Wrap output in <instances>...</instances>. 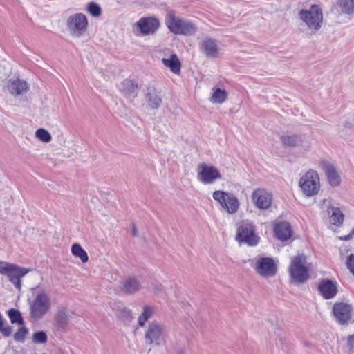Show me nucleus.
Instances as JSON below:
<instances>
[{"label":"nucleus","mask_w":354,"mask_h":354,"mask_svg":"<svg viewBox=\"0 0 354 354\" xmlns=\"http://www.w3.org/2000/svg\"><path fill=\"white\" fill-rule=\"evenodd\" d=\"M299 17L311 33L317 32L323 25V12L317 5H312L309 9L301 10Z\"/></svg>","instance_id":"f257e3e1"},{"label":"nucleus","mask_w":354,"mask_h":354,"mask_svg":"<svg viewBox=\"0 0 354 354\" xmlns=\"http://www.w3.org/2000/svg\"><path fill=\"white\" fill-rule=\"evenodd\" d=\"M165 24L169 30L175 35H192L197 29L194 24L176 16L173 12L167 13Z\"/></svg>","instance_id":"f03ea898"},{"label":"nucleus","mask_w":354,"mask_h":354,"mask_svg":"<svg viewBox=\"0 0 354 354\" xmlns=\"http://www.w3.org/2000/svg\"><path fill=\"white\" fill-rule=\"evenodd\" d=\"M167 335V327L158 322L149 324L145 331L146 344L153 346H159L165 342Z\"/></svg>","instance_id":"7ed1b4c3"},{"label":"nucleus","mask_w":354,"mask_h":354,"mask_svg":"<svg viewBox=\"0 0 354 354\" xmlns=\"http://www.w3.org/2000/svg\"><path fill=\"white\" fill-rule=\"evenodd\" d=\"M49 296L44 292H39L30 304V317L34 321L41 319L50 309Z\"/></svg>","instance_id":"20e7f679"},{"label":"nucleus","mask_w":354,"mask_h":354,"mask_svg":"<svg viewBox=\"0 0 354 354\" xmlns=\"http://www.w3.org/2000/svg\"><path fill=\"white\" fill-rule=\"evenodd\" d=\"M306 265V257L304 254H299L292 259L289 272L292 281L304 283L308 279V270Z\"/></svg>","instance_id":"39448f33"},{"label":"nucleus","mask_w":354,"mask_h":354,"mask_svg":"<svg viewBox=\"0 0 354 354\" xmlns=\"http://www.w3.org/2000/svg\"><path fill=\"white\" fill-rule=\"evenodd\" d=\"M30 271V269L0 261V274L6 275L17 289L21 288V279Z\"/></svg>","instance_id":"423d86ee"},{"label":"nucleus","mask_w":354,"mask_h":354,"mask_svg":"<svg viewBox=\"0 0 354 354\" xmlns=\"http://www.w3.org/2000/svg\"><path fill=\"white\" fill-rule=\"evenodd\" d=\"M68 31L72 37H80L86 31L88 19L86 16L81 12L70 15L66 21Z\"/></svg>","instance_id":"0eeeda50"},{"label":"nucleus","mask_w":354,"mask_h":354,"mask_svg":"<svg viewBox=\"0 0 354 354\" xmlns=\"http://www.w3.org/2000/svg\"><path fill=\"white\" fill-rule=\"evenodd\" d=\"M303 193L307 196L317 194L320 188L319 177L317 171L309 170L304 174L299 182Z\"/></svg>","instance_id":"6e6552de"},{"label":"nucleus","mask_w":354,"mask_h":354,"mask_svg":"<svg viewBox=\"0 0 354 354\" xmlns=\"http://www.w3.org/2000/svg\"><path fill=\"white\" fill-rule=\"evenodd\" d=\"M254 232L255 226L254 223L248 221H243L238 228L236 239L251 246L256 245L259 241V238L255 234Z\"/></svg>","instance_id":"1a4fd4ad"},{"label":"nucleus","mask_w":354,"mask_h":354,"mask_svg":"<svg viewBox=\"0 0 354 354\" xmlns=\"http://www.w3.org/2000/svg\"><path fill=\"white\" fill-rule=\"evenodd\" d=\"M212 197L230 214L236 213L239 208L238 198L231 193L217 190L213 192Z\"/></svg>","instance_id":"9d476101"},{"label":"nucleus","mask_w":354,"mask_h":354,"mask_svg":"<svg viewBox=\"0 0 354 354\" xmlns=\"http://www.w3.org/2000/svg\"><path fill=\"white\" fill-rule=\"evenodd\" d=\"M221 178V174L216 167L205 163H201L198 166L197 178L203 184H213Z\"/></svg>","instance_id":"9b49d317"},{"label":"nucleus","mask_w":354,"mask_h":354,"mask_svg":"<svg viewBox=\"0 0 354 354\" xmlns=\"http://www.w3.org/2000/svg\"><path fill=\"white\" fill-rule=\"evenodd\" d=\"M253 266L259 275L266 278L274 276L277 272V265L269 257L257 258Z\"/></svg>","instance_id":"f8f14e48"},{"label":"nucleus","mask_w":354,"mask_h":354,"mask_svg":"<svg viewBox=\"0 0 354 354\" xmlns=\"http://www.w3.org/2000/svg\"><path fill=\"white\" fill-rule=\"evenodd\" d=\"M4 89L11 95L17 97L26 93L28 91L29 86L25 80L17 77L8 80L6 83Z\"/></svg>","instance_id":"ddd939ff"},{"label":"nucleus","mask_w":354,"mask_h":354,"mask_svg":"<svg viewBox=\"0 0 354 354\" xmlns=\"http://www.w3.org/2000/svg\"><path fill=\"white\" fill-rule=\"evenodd\" d=\"M252 201L257 207L268 209L272 204V196L263 189H256L252 194Z\"/></svg>","instance_id":"4468645a"},{"label":"nucleus","mask_w":354,"mask_h":354,"mask_svg":"<svg viewBox=\"0 0 354 354\" xmlns=\"http://www.w3.org/2000/svg\"><path fill=\"white\" fill-rule=\"evenodd\" d=\"M144 92L147 106L151 109H158L162 104L160 92L153 86L147 87Z\"/></svg>","instance_id":"2eb2a0df"},{"label":"nucleus","mask_w":354,"mask_h":354,"mask_svg":"<svg viewBox=\"0 0 354 354\" xmlns=\"http://www.w3.org/2000/svg\"><path fill=\"white\" fill-rule=\"evenodd\" d=\"M333 311L337 322L344 324L351 319V307L345 303H337L333 306Z\"/></svg>","instance_id":"dca6fc26"},{"label":"nucleus","mask_w":354,"mask_h":354,"mask_svg":"<svg viewBox=\"0 0 354 354\" xmlns=\"http://www.w3.org/2000/svg\"><path fill=\"white\" fill-rule=\"evenodd\" d=\"M141 288L140 280L133 276H129L120 282V288L125 294L131 295L138 292Z\"/></svg>","instance_id":"f3484780"},{"label":"nucleus","mask_w":354,"mask_h":354,"mask_svg":"<svg viewBox=\"0 0 354 354\" xmlns=\"http://www.w3.org/2000/svg\"><path fill=\"white\" fill-rule=\"evenodd\" d=\"M137 26L143 35L153 34L159 27V21L153 17L141 18Z\"/></svg>","instance_id":"a211bd4d"},{"label":"nucleus","mask_w":354,"mask_h":354,"mask_svg":"<svg viewBox=\"0 0 354 354\" xmlns=\"http://www.w3.org/2000/svg\"><path fill=\"white\" fill-rule=\"evenodd\" d=\"M202 52L210 58L218 57L219 48L217 41L212 38H205L201 43Z\"/></svg>","instance_id":"6ab92c4d"},{"label":"nucleus","mask_w":354,"mask_h":354,"mask_svg":"<svg viewBox=\"0 0 354 354\" xmlns=\"http://www.w3.org/2000/svg\"><path fill=\"white\" fill-rule=\"evenodd\" d=\"M321 166L327 176L330 185L333 187L339 185L341 178L335 166L325 161L321 162Z\"/></svg>","instance_id":"aec40b11"},{"label":"nucleus","mask_w":354,"mask_h":354,"mask_svg":"<svg viewBox=\"0 0 354 354\" xmlns=\"http://www.w3.org/2000/svg\"><path fill=\"white\" fill-rule=\"evenodd\" d=\"M162 64L169 68V70L176 75H180L181 70V63L174 53L169 54L168 56L166 55L161 59Z\"/></svg>","instance_id":"412c9836"},{"label":"nucleus","mask_w":354,"mask_h":354,"mask_svg":"<svg viewBox=\"0 0 354 354\" xmlns=\"http://www.w3.org/2000/svg\"><path fill=\"white\" fill-rule=\"evenodd\" d=\"M318 289L326 299L333 298L337 292L336 284L330 280H322Z\"/></svg>","instance_id":"4be33fe9"},{"label":"nucleus","mask_w":354,"mask_h":354,"mask_svg":"<svg viewBox=\"0 0 354 354\" xmlns=\"http://www.w3.org/2000/svg\"><path fill=\"white\" fill-rule=\"evenodd\" d=\"M69 317L66 310L59 308L55 316V328L57 331L66 332L68 326Z\"/></svg>","instance_id":"5701e85b"},{"label":"nucleus","mask_w":354,"mask_h":354,"mask_svg":"<svg viewBox=\"0 0 354 354\" xmlns=\"http://www.w3.org/2000/svg\"><path fill=\"white\" fill-rule=\"evenodd\" d=\"M276 237L283 241L289 239L292 236V229L289 223L283 221L277 223L274 228Z\"/></svg>","instance_id":"b1692460"},{"label":"nucleus","mask_w":354,"mask_h":354,"mask_svg":"<svg viewBox=\"0 0 354 354\" xmlns=\"http://www.w3.org/2000/svg\"><path fill=\"white\" fill-rule=\"evenodd\" d=\"M120 88L123 94L130 100L137 95L138 85L131 80H124L121 83Z\"/></svg>","instance_id":"393cba45"},{"label":"nucleus","mask_w":354,"mask_h":354,"mask_svg":"<svg viewBox=\"0 0 354 354\" xmlns=\"http://www.w3.org/2000/svg\"><path fill=\"white\" fill-rule=\"evenodd\" d=\"M328 212L330 213V222L331 224L340 226L344 219V215L339 207L331 206Z\"/></svg>","instance_id":"a878e982"},{"label":"nucleus","mask_w":354,"mask_h":354,"mask_svg":"<svg viewBox=\"0 0 354 354\" xmlns=\"http://www.w3.org/2000/svg\"><path fill=\"white\" fill-rule=\"evenodd\" d=\"M280 139L284 147H297L302 142L301 137L297 135H284Z\"/></svg>","instance_id":"bb28decb"},{"label":"nucleus","mask_w":354,"mask_h":354,"mask_svg":"<svg viewBox=\"0 0 354 354\" xmlns=\"http://www.w3.org/2000/svg\"><path fill=\"white\" fill-rule=\"evenodd\" d=\"M212 95H211L209 100L211 102L214 104H222L223 103L227 98V93L219 88L213 89Z\"/></svg>","instance_id":"cd10ccee"},{"label":"nucleus","mask_w":354,"mask_h":354,"mask_svg":"<svg viewBox=\"0 0 354 354\" xmlns=\"http://www.w3.org/2000/svg\"><path fill=\"white\" fill-rule=\"evenodd\" d=\"M337 3L342 13L348 15L354 14V0H339Z\"/></svg>","instance_id":"c85d7f7f"},{"label":"nucleus","mask_w":354,"mask_h":354,"mask_svg":"<svg viewBox=\"0 0 354 354\" xmlns=\"http://www.w3.org/2000/svg\"><path fill=\"white\" fill-rule=\"evenodd\" d=\"M71 252L74 256L79 257L83 263L88 261V255L80 244L74 243L71 247Z\"/></svg>","instance_id":"c756f323"},{"label":"nucleus","mask_w":354,"mask_h":354,"mask_svg":"<svg viewBox=\"0 0 354 354\" xmlns=\"http://www.w3.org/2000/svg\"><path fill=\"white\" fill-rule=\"evenodd\" d=\"M153 314V309L149 306H145L143 308V312L138 318V324L140 326H144L145 322L152 317Z\"/></svg>","instance_id":"7c9ffc66"},{"label":"nucleus","mask_w":354,"mask_h":354,"mask_svg":"<svg viewBox=\"0 0 354 354\" xmlns=\"http://www.w3.org/2000/svg\"><path fill=\"white\" fill-rule=\"evenodd\" d=\"M8 315L12 324H18L19 325L24 324L21 315L19 310L12 308L8 311Z\"/></svg>","instance_id":"2f4dec72"},{"label":"nucleus","mask_w":354,"mask_h":354,"mask_svg":"<svg viewBox=\"0 0 354 354\" xmlns=\"http://www.w3.org/2000/svg\"><path fill=\"white\" fill-rule=\"evenodd\" d=\"M28 332V330L24 324L19 325L18 330L13 335V338L16 342H23L26 337Z\"/></svg>","instance_id":"473e14b6"},{"label":"nucleus","mask_w":354,"mask_h":354,"mask_svg":"<svg viewBox=\"0 0 354 354\" xmlns=\"http://www.w3.org/2000/svg\"><path fill=\"white\" fill-rule=\"evenodd\" d=\"M86 10L91 15L95 17H100L102 14L100 6L94 2H89L86 6Z\"/></svg>","instance_id":"72a5a7b5"},{"label":"nucleus","mask_w":354,"mask_h":354,"mask_svg":"<svg viewBox=\"0 0 354 354\" xmlns=\"http://www.w3.org/2000/svg\"><path fill=\"white\" fill-rule=\"evenodd\" d=\"M36 137L41 141L44 142H48L51 140V136L49 132L44 129H39L35 133Z\"/></svg>","instance_id":"f704fd0d"},{"label":"nucleus","mask_w":354,"mask_h":354,"mask_svg":"<svg viewBox=\"0 0 354 354\" xmlns=\"http://www.w3.org/2000/svg\"><path fill=\"white\" fill-rule=\"evenodd\" d=\"M47 340V335L44 331L35 333L32 335V342L35 344H44Z\"/></svg>","instance_id":"c9c22d12"},{"label":"nucleus","mask_w":354,"mask_h":354,"mask_svg":"<svg viewBox=\"0 0 354 354\" xmlns=\"http://www.w3.org/2000/svg\"><path fill=\"white\" fill-rule=\"evenodd\" d=\"M120 316L124 320H127V321H129L132 319V315H131V310L126 308H124V309L121 311Z\"/></svg>","instance_id":"e433bc0d"},{"label":"nucleus","mask_w":354,"mask_h":354,"mask_svg":"<svg viewBox=\"0 0 354 354\" xmlns=\"http://www.w3.org/2000/svg\"><path fill=\"white\" fill-rule=\"evenodd\" d=\"M347 267L354 274V254H351L347 261Z\"/></svg>","instance_id":"4c0bfd02"},{"label":"nucleus","mask_w":354,"mask_h":354,"mask_svg":"<svg viewBox=\"0 0 354 354\" xmlns=\"http://www.w3.org/2000/svg\"><path fill=\"white\" fill-rule=\"evenodd\" d=\"M277 335L279 338V341L280 342L281 344H283L285 342V333L281 330H279L278 333H277Z\"/></svg>","instance_id":"58836bf2"},{"label":"nucleus","mask_w":354,"mask_h":354,"mask_svg":"<svg viewBox=\"0 0 354 354\" xmlns=\"http://www.w3.org/2000/svg\"><path fill=\"white\" fill-rule=\"evenodd\" d=\"M353 234H354V227L352 229L351 233H349L348 235L344 236H339V239L340 240H343V241H348L353 237Z\"/></svg>","instance_id":"ea45409f"},{"label":"nucleus","mask_w":354,"mask_h":354,"mask_svg":"<svg viewBox=\"0 0 354 354\" xmlns=\"http://www.w3.org/2000/svg\"><path fill=\"white\" fill-rule=\"evenodd\" d=\"M162 288L161 284H156L153 286V289L155 293L160 294L162 291Z\"/></svg>","instance_id":"a19ab883"},{"label":"nucleus","mask_w":354,"mask_h":354,"mask_svg":"<svg viewBox=\"0 0 354 354\" xmlns=\"http://www.w3.org/2000/svg\"><path fill=\"white\" fill-rule=\"evenodd\" d=\"M348 344L351 349H354V335L348 337Z\"/></svg>","instance_id":"79ce46f5"},{"label":"nucleus","mask_w":354,"mask_h":354,"mask_svg":"<svg viewBox=\"0 0 354 354\" xmlns=\"http://www.w3.org/2000/svg\"><path fill=\"white\" fill-rule=\"evenodd\" d=\"M138 234V230H137L136 227L135 226V225H133V227H132V235L133 236H137Z\"/></svg>","instance_id":"37998d69"},{"label":"nucleus","mask_w":354,"mask_h":354,"mask_svg":"<svg viewBox=\"0 0 354 354\" xmlns=\"http://www.w3.org/2000/svg\"><path fill=\"white\" fill-rule=\"evenodd\" d=\"M353 128H354V124H351L350 125V127H349V130H350L351 131H352Z\"/></svg>","instance_id":"c03bdc74"},{"label":"nucleus","mask_w":354,"mask_h":354,"mask_svg":"<svg viewBox=\"0 0 354 354\" xmlns=\"http://www.w3.org/2000/svg\"><path fill=\"white\" fill-rule=\"evenodd\" d=\"M340 133H341V134H340L341 137H342V138H346V134H345V133H344L343 131H342L340 132Z\"/></svg>","instance_id":"a18cd8bd"},{"label":"nucleus","mask_w":354,"mask_h":354,"mask_svg":"<svg viewBox=\"0 0 354 354\" xmlns=\"http://www.w3.org/2000/svg\"><path fill=\"white\" fill-rule=\"evenodd\" d=\"M348 124V122H346V124L345 125V128L347 127V125Z\"/></svg>","instance_id":"49530a36"}]
</instances>
